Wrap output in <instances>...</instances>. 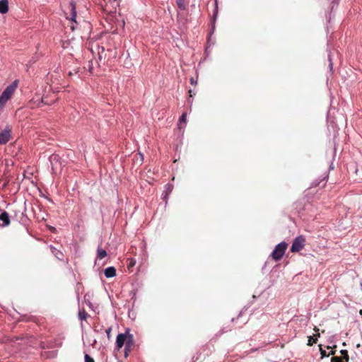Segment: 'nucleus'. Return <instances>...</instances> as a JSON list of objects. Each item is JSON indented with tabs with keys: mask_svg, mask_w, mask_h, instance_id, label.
<instances>
[{
	"mask_svg": "<svg viewBox=\"0 0 362 362\" xmlns=\"http://www.w3.org/2000/svg\"><path fill=\"white\" fill-rule=\"evenodd\" d=\"M134 336L129 333V329H126L124 333H119L116 338V349L119 350L124 345V355L127 357L130 352L132 348L134 346Z\"/></svg>",
	"mask_w": 362,
	"mask_h": 362,
	"instance_id": "nucleus-1",
	"label": "nucleus"
},
{
	"mask_svg": "<svg viewBox=\"0 0 362 362\" xmlns=\"http://www.w3.org/2000/svg\"><path fill=\"white\" fill-rule=\"evenodd\" d=\"M287 243L285 242H281L279 243L273 250V252L271 253V257L275 261L280 260L282 257L284 256L285 251L287 248Z\"/></svg>",
	"mask_w": 362,
	"mask_h": 362,
	"instance_id": "nucleus-2",
	"label": "nucleus"
},
{
	"mask_svg": "<svg viewBox=\"0 0 362 362\" xmlns=\"http://www.w3.org/2000/svg\"><path fill=\"white\" fill-rule=\"evenodd\" d=\"M17 87V82L14 81L11 85L6 87L0 96V105H4L8 100L11 98L14 90Z\"/></svg>",
	"mask_w": 362,
	"mask_h": 362,
	"instance_id": "nucleus-3",
	"label": "nucleus"
},
{
	"mask_svg": "<svg viewBox=\"0 0 362 362\" xmlns=\"http://www.w3.org/2000/svg\"><path fill=\"white\" fill-rule=\"evenodd\" d=\"M17 87V82L14 81L11 85L6 87L0 96V105H4L8 100L11 98L14 90Z\"/></svg>",
	"mask_w": 362,
	"mask_h": 362,
	"instance_id": "nucleus-4",
	"label": "nucleus"
},
{
	"mask_svg": "<svg viewBox=\"0 0 362 362\" xmlns=\"http://www.w3.org/2000/svg\"><path fill=\"white\" fill-rule=\"evenodd\" d=\"M305 239L303 235L297 236L293 241L291 251L292 252H297L301 250L305 245Z\"/></svg>",
	"mask_w": 362,
	"mask_h": 362,
	"instance_id": "nucleus-5",
	"label": "nucleus"
},
{
	"mask_svg": "<svg viewBox=\"0 0 362 362\" xmlns=\"http://www.w3.org/2000/svg\"><path fill=\"white\" fill-rule=\"evenodd\" d=\"M50 105L51 103L45 100V98L41 97L40 94H36L30 101L31 108L40 107L42 105Z\"/></svg>",
	"mask_w": 362,
	"mask_h": 362,
	"instance_id": "nucleus-6",
	"label": "nucleus"
},
{
	"mask_svg": "<svg viewBox=\"0 0 362 362\" xmlns=\"http://www.w3.org/2000/svg\"><path fill=\"white\" fill-rule=\"evenodd\" d=\"M11 138V130L8 128L0 132V144H6Z\"/></svg>",
	"mask_w": 362,
	"mask_h": 362,
	"instance_id": "nucleus-7",
	"label": "nucleus"
},
{
	"mask_svg": "<svg viewBox=\"0 0 362 362\" xmlns=\"http://www.w3.org/2000/svg\"><path fill=\"white\" fill-rule=\"evenodd\" d=\"M69 6H70V9H71V15H70V17H67V18H69L70 21L76 23V4L74 1H71Z\"/></svg>",
	"mask_w": 362,
	"mask_h": 362,
	"instance_id": "nucleus-8",
	"label": "nucleus"
},
{
	"mask_svg": "<svg viewBox=\"0 0 362 362\" xmlns=\"http://www.w3.org/2000/svg\"><path fill=\"white\" fill-rule=\"evenodd\" d=\"M0 221H1L3 222V223L1 225L3 227H5V226H7L9 225V223H10L9 215L6 211H3L0 214Z\"/></svg>",
	"mask_w": 362,
	"mask_h": 362,
	"instance_id": "nucleus-9",
	"label": "nucleus"
},
{
	"mask_svg": "<svg viewBox=\"0 0 362 362\" xmlns=\"http://www.w3.org/2000/svg\"><path fill=\"white\" fill-rule=\"evenodd\" d=\"M173 189V186L172 184L168 183L165 186V191L163 193V199L167 202L168 194L171 193L172 190Z\"/></svg>",
	"mask_w": 362,
	"mask_h": 362,
	"instance_id": "nucleus-10",
	"label": "nucleus"
},
{
	"mask_svg": "<svg viewBox=\"0 0 362 362\" xmlns=\"http://www.w3.org/2000/svg\"><path fill=\"white\" fill-rule=\"evenodd\" d=\"M104 274L107 278H112L116 276V269L114 267H109L105 269Z\"/></svg>",
	"mask_w": 362,
	"mask_h": 362,
	"instance_id": "nucleus-11",
	"label": "nucleus"
},
{
	"mask_svg": "<svg viewBox=\"0 0 362 362\" xmlns=\"http://www.w3.org/2000/svg\"><path fill=\"white\" fill-rule=\"evenodd\" d=\"M314 329L317 333L314 334L313 336H310V337H308V344L309 346H312L314 344H315L317 340V338L320 337V333L318 332L319 329L315 327Z\"/></svg>",
	"mask_w": 362,
	"mask_h": 362,
	"instance_id": "nucleus-12",
	"label": "nucleus"
},
{
	"mask_svg": "<svg viewBox=\"0 0 362 362\" xmlns=\"http://www.w3.org/2000/svg\"><path fill=\"white\" fill-rule=\"evenodd\" d=\"M8 11V4L7 0L0 1V13L4 14Z\"/></svg>",
	"mask_w": 362,
	"mask_h": 362,
	"instance_id": "nucleus-13",
	"label": "nucleus"
},
{
	"mask_svg": "<svg viewBox=\"0 0 362 362\" xmlns=\"http://www.w3.org/2000/svg\"><path fill=\"white\" fill-rule=\"evenodd\" d=\"M107 256V252L105 250L103 249L100 247H98L97 249V258L99 259H102Z\"/></svg>",
	"mask_w": 362,
	"mask_h": 362,
	"instance_id": "nucleus-14",
	"label": "nucleus"
},
{
	"mask_svg": "<svg viewBox=\"0 0 362 362\" xmlns=\"http://www.w3.org/2000/svg\"><path fill=\"white\" fill-rule=\"evenodd\" d=\"M52 254L59 260L62 259L63 254L60 250H57L52 246H50Z\"/></svg>",
	"mask_w": 362,
	"mask_h": 362,
	"instance_id": "nucleus-15",
	"label": "nucleus"
},
{
	"mask_svg": "<svg viewBox=\"0 0 362 362\" xmlns=\"http://www.w3.org/2000/svg\"><path fill=\"white\" fill-rule=\"evenodd\" d=\"M186 117H187V115L186 113H183L182 115V116L180 117V119H179V127L180 128H182V124H184V126H185L186 124Z\"/></svg>",
	"mask_w": 362,
	"mask_h": 362,
	"instance_id": "nucleus-16",
	"label": "nucleus"
},
{
	"mask_svg": "<svg viewBox=\"0 0 362 362\" xmlns=\"http://www.w3.org/2000/svg\"><path fill=\"white\" fill-rule=\"evenodd\" d=\"M176 4L180 9L185 10L186 6L185 4V0H176Z\"/></svg>",
	"mask_w": 362,
	"mask_h": 362,
	"instance_id": "nucleus-17",
	"label": "nucleus"
},
{
	"mask_svg": "<svg viewBox=\"0 0 362 362\" xmlns=\"http://www.w3.org/2000/svg\"><path fill=\"white\" fill-rule=\"evenodd\" d=\"M87 315H87L86 312L84 310L79 311V313H78V317L81 320H86L87 317Z\"/></svg>",
	"mask_w": 362,
	"mask_h": 362,
	"instance_id": "nucleus-18",
	"label": "nucleus"
},
{
	"mask_svg": "<svg viewBox=\"0 0 362 362\" xmlns=\"http://www.w3.org/2000/svg\"><path fill=\"white\" fill-rule=\"evenodd\" d=\"M340 352L343 356V359H344L346 362H348L349 361L348 351L346 350H341Z\"/></svg>",
	"mask_w": 362,
	"mask_h": 362,
	"instance_id": "nucleus-19",
	"label": "nucleus"
},
{
	"mask_svg": "<svg viewBox=\"0 0 362 362\" xmlns=\"http://www.w3.org/2000/svg\"><path fill=\"white\" fill-rule=\"evenodd\" d=\"M320 353H321L322 356L324 357V356H329V355H334L335 352L332 350L328 354H327L326 351L325 350H322V349H320Z\"/></svg>",
	"mask_w": 362,
	"mask_h": 362,
	"instance_id": "nucleus-20",
	"label": "nucleus"
},
{
	"mask_svg": "<svg viewBox=\"0 0 362 362\" xmlns=\"http://www.w3.org/2000/svg\"><path fill=\"white\" fill-rule=\"evenodd\" d=\"M85 362H95L93 358H91L89 355H85Z\"/></svg>",
	"mask_w": 362,
	"mask_h": 362,
	"instance_id": "nucleus-21",
	"label": "nucleus"
},
{
	"mask_svg": "<svg viewBox=\"0 0 362 362\" xmlns=\"http://www.w3.org/2000/svg\"><path fill=\"white\" fill-rule=\"evenodd\" d=\"M215 11H214V18H216V16H217V13H218V4H217V1L216 0L215 1Z\"/></svg>",
	"mask_w": 362,
	"mask_h": 362,
	"instance_id": "nucleus-22",
	"label": "nucleus"
},
{
	"mask_svg": "<svg viewBox=\"0 0 362 362\" xmlns=\"http://www.w3.org/2000/svg\"><path fill=\"white\" fill-rule=\"evenodd\" d=\"M58 159V156L57 155H52L49 157V160L51 163L52 164L54 160H57Z\"/></svg>",
	"mask_w": 362,
	"mask_h": 362,
	"instance_id": "nucleus-23",
	"label": "nucleus"
},
{
	"mask_svg": "<svg viewBox=\"0 0 362 362\" xmlns=\"http://www.w3.org/2000/svg\"><path fill=\"white\" fill-rule=\"evenodd\" d=\"M328 58H329V69L330 70L332 71V67H333V63H332V60L331 59V56L330 54L328 55Z\"/></svg>",
	"mask_w": 362,
	"mask_h": 362,
	"instance_id": "nucleus-24",
	"label": "nucleus"
},
{
	"mask_svg": "<svg viewBox=\"0 0 362 362\" xmlns=\"http://www.w3.org/2000/svg\"><path fill=\"white\" fill-rule=\"evenodd\" d=\"M111 330H112V328L111 327H108L105 329V332L107 334V338L110 339V332H111Z\"/></svg>",
	"mask_w": 362,
	"mask_h": 362,
	"instance_id": "nucleus-25",
	"label": "nucleus"
},
{
	"mask_svg": "<svg viewBox=\"0 0 362 362\" xmlns=\"http://www.w3.org/2000/svg\"><path fill=\"white\" fill-rule=\"evenodd\" d=\"M190 83L192 85H196L197 83V81L195 80L194 78H190Z\"/></svg>",
	"mask_w": 362,
	"mask_h": 362,
	"instance_id": "nucleus-26",
	"label": "nucleus"
},
{
	"mask_svg": "<svg viewBox=\"0 0 362 362\" xmlns=\"http://www.w3.org/2000/svg\"><path fill=\"white\" fill-rule=\"evenodd\" d=\"M97 341L95 339H93L90 343V344L93 346L96 344Z\"/></svg>",
	"mask_w": 362,
	"mask_h": 362,
	"instance_id": "nucleus-27",
	"label": "nucleus"
},
{
	"mask_svg": "<svg viewBox=\"0 0 362 362\" xmlns=\"http://www.w3.org/2000/svg\"><path fill=\"white\" fill-rule=\"evenodd\" d=\"M139 156H140L141 159V160H143V155H142V154H141V153H139Z\"/></svg>",
	"mask_w": 362,
	"mask_h": 362,
	"instance_id": "nucleus-28",
	"label": "nucleus"
},
{
	"mask_svg": "<svg viewBox=\"0 0 362 362\" xmlns=\"http://www.w3.org/2000/svg\"><path fill=\"white\" fill-rule=\"evenodd\" d=\"M359 314H360L361 315H362V310H361L359 311Z\"/></svg>",
	"mask_w": 362,
	"mask_h": 362,
	"instance_id": "nucleus-29",
	"label": "nucleus"
},
{
	"mask_svg": "<svg viewBox=\"0 0 362 362\" xmlns=\"http://www.w3.org/2000/svg\"><path fill=\"white\" fill-rule=\"evenodd\" d=\"M361 290H362V282L361 283Z\"/></svg>",
	"mask_w": 362,
	"mask_h": 362,
	"instance_id": "nucleus-30",
	"label": "nucleus"
},
{
	"mask_svg": "<svg viewBox=\"0 0 362 362\" xmlns=\"http://www.w3.org/2000/svg\"><path fill=\"white\" fill-rule=\"evenodd\" d=\"M2 106H3L2 105H0V108H1Z\"/></svg>",
	"mask_w": 362,
	"mask_h": 362,
	"instance_id": "nucleus-31",
	"label": "nucleus"
}]
</instances>
